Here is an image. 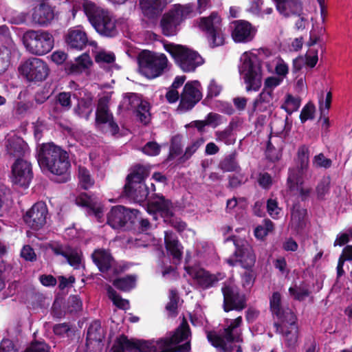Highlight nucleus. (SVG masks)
<instances>
[{
  "label": "nucleus",
  "instance_id": "nucleus-22",
  "mask_svg": "<svg viewBox=\"0 0 352 352\" xmlns=\"http://www.w3.org/2000/svg\"><path fill=\"white\" fill-rule=\"evenodd\" d=\"M231 36L235 43H247L252 41L257 32L250 22L244 20L234 21L231 24Z\"/></svg>",
  "mask_w": 352,
  "mask_h": 352
},
{
  "label": "nucleus",
  "instance_id": "nucleus-53",
  "mask_svg": "<svg viewBox=\"0 0 352 352\" xmlns=\"http://www.w3.org/2000/svg\"><path fill=\"white\" fill-rule=\"evenodd\" d=\"M267 209L269 214L273 219H278L283 214L282 209L278 206L276 199H270L267 202Z\"/></svg>",
  "mask_w": 352,
  "mask_h": 352
},
{
  "label": "nucleus",
  "instance_id": "nucleus-27",
  "mask_svg": "<svg viewBox=\"0 0 352 352\" xmlns=\"http://www.w3.org/2000/svg\"><path fill=\"white\" fill-rule=\"evenodd\" d=\"M93 60L87 53H83L74 59V61L67 62L65 65V70L68 74L88 75L93 66Z\"/></svg>",
  "mask_w": 352,
  "mask_h": 352
},
{
  "label": "nucleus",
  "instance_id": "nucleus-6",
  "mask_svg": "<svg viewBox=\"0 0 352 352\" xmlns=\"http://www.w3.org/2000/svg\"><path fill=\"white\" fill-rule=\"evenodd\" d=\"M148 175V170L145 166L139 165L134 167L128 175L124 186V192L129 198L140 204L147 199L148 188L144 180Z\"/></svg>",
  "mask_w": 352,
  "mask_h": 352
},
{
  "label": "nucleus",
  "instance_id": "nucleus-18",
  "mask_svg": "<svg viewBox=\"0 0 352 352\" xmlns=\"http://www.w3.org/2000/svg\"><path fill=\"white\" fill-rule=\"evenodd\" d=\"M138 211L131 210L122 206L113 207L108 214L107 223L114 229L120 228L128 223H135Z\"/></svg>",
  "mask_w": 352,
  "mask_h": 352
},
{
  "label": "nucleus",
  "instance_id": "nucleus-5",
  "mask_svg": "<svg viewBox=\"0 0 352 352\" xmlns=\"http://www.w3.org/2000/svg\"><path fill=\"white\" fill-rule=\"evenodd\" d=\"M299 166L296 168L289 170L287 184L294 195H299L302 199L310 192L309 188L303 186V178L309 165V148L302 146L298 151Z\"/></svg>",
  "mask_w": 352,
  "mask_h": 352
},
{
  "label": "nucleus",
  "instance_id": "nucleus-50",
  "mask_svg": "<svg viewBox=\"0 0 352 352\" xmlns=\"http://www.w3.org/2000/svg\"><path fill=\"white\" fill-rule=\"evenodd\" d=\"M204 142L205 139L204 138H199L192 141L191 143L186 146L184 154L181 157L182 162H185L190 159Z\"/></svg>",
  "mask_w": 352,
  "mask_h": 352
},
{
  "label": "nucleus",
  "instance_id": "nucleus-13",
  "mask_svg": "<svg viewBox=\"0 0 352 352\" xmlns=\"http://www.w3.org/2000/svg\"><path fill=\"white\" fill-rule=\"evenodd\" d=\"M198 28L207 34L210 45L212 47L220 46L224 43L221 31V20L215 12L208 17H201L197 22Z\"/></svg>",
  "mask_w": 352,
  "mask_h": 352
},
{
  "label": "nucleus",
  "instance_id": "nucleus-45",
  "mask_svg": "<svg viewBox=\"0 0 352 352\" xmlns=\"http://www.w3.org/2000/svg\"><path fill=\"white\" fill-rule=\"evenodd\" d=\"M0 38L5 42L6 54L8 56L12 53L16 52V47L12 39L10 38L9 29L6 25L0 26Z\"/></svg>",
  "mask_w": 352,
  "mask_h": 352
},
{
  "label": "nucleus",
  "instance_id": "nucleus-47",
  "mask_svg": "<svg viewBox=\"0 0 352 352\" xmlns=\"http://www.w3.org/2000/svg\"><path fill=\"white\" fill-rule=\"evenodd\" d=\"M300 106V99L298 97H294L291 94H287L285 102L282 104V109H285L289 114L296 111Z\"/></svg>",
  "mask_w": 352,
  "mask_h": 352
},
{
  "label": "nucleus",
  "instance_id": "nucleus-32",
  "mask_svg": "<svg viewBox=\"0 0 352 352\" xmlns=\"http://www.w3.org/2000/svg\"><path fill=\"white\" fill-rule=\"evenodd\" d=\"M166 0H139V6L143 14L148 18H154L163 10Z\"/></svg>",
  "mask_w": 352,
  "mask_h": 352
},
{
  "label": "nucleus",
  "instance_id": "nucleus-38",
  "mask_svg": "<svg viewBox=\"0 0 352 352\" xmlns=\"http://www.w3.org/2000/svg\"><path fill=\"white\" fill-rule=\"evenodd\" d=\"M289 294L295 300L302 301L309 296L311 292L309 285L306 282H294L289 288Z\"/></svg>",
  "mask_w": 352,
  "mask_h": 352
},
{
  "label": "nucleus",
  "instance_id": "nucleus-16",
  "mask_svg": "<svg viewBox=\"0 0 352 352\" xmlns=\"http://www.w3.org/2000/svg\"><path fill=\"white\" fill-rule=\"evenodd\" d=\"M202 98V89L198 80L188 82L181 94L177 111L183 113L192 109Z\"/></svg>",
  "mask_w": 352,
  "mask_h": 352
},
{
  "label": "nucleus",
  "instance_id": "nucleus-24",
  "mask_svg": "<svg viewBox=\"0 0 352 352\" xmlns=\"http://www.w3.org/2000/svg\"><path fill=\"white\" fill-rule=\"evenodd\" d=\"M48 210L44 202L36 203L23 216L25 223L34 230H38L46 223Z\"/></svg>",
  "mask_w": 352,
  "mask_h": 352
},
{
  "label": "nucleus",
  "instance_id": "nucleus-40",
  "mask_svg": "<svg viewBox=\"0 0 352 352\" xmlns=\"http://www.w3.org/2000/svg\"><path fill=\"white\" fill-rule=\"evenodd\" d=\"M196 254L195 263H205L208 262L209 257L214 254V249L212 245L206 242H199L196 244Z\"/></svg>",
  "mask_w": 352,
  "mask_h": 352
},
{
  "label": "nucleus",
  "instance_id": "nucleus-7",
  "mask_svg": "<svg viewBox=\"0 0 352 352\" xmlns=\"http://www.w3.org/2000/svg\"><path fill=\"white\" fill-rule=\"evenodd\" d=\"M141 72L148 78H155L168 70L170 63L165 54L151 51L142 52L138 58Z\"/></svg>",
  "mask_w": 352,
  "mask_h": 352
},
{
  "label": "nucleus",
  "instance_id": "nucleus-28",
  "mask_svg": "<svg viewBox=\"0 0 352 352\" xmlns=\"http://www.w3.org/2000/svg\"><path fill=\"white\" fill-rule=\"evenodd\" d=\"M5 146L7 152L14 157L25 156L30 153L27 143L14 134L8 135Z\"/></svg>",
  "mask_w": 352,
  "mask_h": 352
},
{
  "label": "nucleus",
  "instance_id": "nucleus-48",
  "mask_svg": "<svg viewBox=\"0 0 352 352\" xmlns=\"http://www.w3.org/2000/svg\"><path fill=\"white\" fill-rule=\"evenodd\" d=\"M78 179L80 185L84 189L91 188L94 184V180L91 177L89 171L82 166L78 168Z\"/></svg>",
  "mask_w": 352,
  "mask_h": 352
},
{
  "label": "nucleus",
  "instance_id": "nucleus-64",
  "mask_svg": "<svg viewBox=\"0 0 352 352\" xmlns=\"http://www.w3.org/2000/svg\"><path fill=\"white\" fill-rule=\"evenodd\" d=\"M352 239V230H349L345 232L340 233L334 241V246H342L348 243Z\"/></svg>",
  "mask_w": 352,
  "mask_h": 352
},
{
  "label": "nucleus",
  "instance_id": "nucleus-60",
  "mask_svg": "<svg viewBox=\"0 0 352 352\" xmlns=\"http://www.w3.org/2000/svg\"><path fill=\"white\" fill-rule=\"evenodd\" d=\"M313 165L318 168H329L331 165V160L327 158L322 153L316 155L313 160Z\"/></svg>",
  "mask_w": 352,
  "mask_h": 352
},
{
  "label": "nucleus",
  "instance_id": "nucleus-9",
  "mask_svg": "<svg viewBox=\"0 0 352 352\" xmlns=\"http://www.w3.org/2000/svg\"><path fill=\"white\" fill-rule=\"evenodd\" d=\"M164 48L184 72H194L204 63L202 57L196 52L183 45L167 44Z\"/></svg>",
  "mask_w": 352,
  "mask_h": 352
},
{
  "label": "nucleus",
  "instance_id": "nucleus-11",
  "mask_svg": "<svg viewBox=\"0 0 352 352\" xmlns=\"http://www.w3.org/2000/svg\"><path fill=\"white\" fill-rule=\"evenodd\" d=\"M185 270L188 276L194 280L195 283L203 289H207L214 286L217 282L225 277L223 273L215 274H210L208 271L198 266H192L190 253L188 251L186 256Z\"/></svg>",
  "mask_w": 352,
  "mask_h": 352
},
{
  "label": "nucleus",
  "instance_id": "nucleus-42",
  "mask_svg": "<svg viewBox=\"0 0 352 352\" xmlns=\"http://www.w3.org/2000/svg\"><path fill=\"white\" fill-rule=\"evenodd\" d=\"M103 338L102 330L101 329L100 324L98 321L93 322L87 330V346L93 342L97 344L102 341Z\"/></svg>",
  "mask_w": 352,
  "mask_h": 352
},
{
  "label": "nucleus",
  "instance_id": "nucleus-63",
  "mask_svg": "<svg viewBox=\"0 0 352 352\" xmlns=\"http://www.w3.org/2000/svg\"><path fill=\"white\" fill-rule=\"evenodd\" d=\"M222 90V87L215 80L210 81L208 86V97L213 98L219 95Z\"/></svg>",
  "mask_w": 352,
  "mask_h": 352
},
{
  "label": "nucleus",
  "instance_id": "nucleus-44",
  "mask_svg": "<svg viewBox=\"0 0 352 352\" xmlns=\"http://www.w3.org/2000/svg\"><path fill=\"white\" fill-rule=\"evenodd\" d=\"M272 10V8L263 7V0H252L248 8L249 12L258 16H263L265 14H270Z\"/></svg>",
  "mask_w": 352,
  "mask_h": 352
},
{
  "label": "nucleus",
  "instance_id": "nucleus-59",
  "mask_svg": "<svg viewBox=\"0 0 352 352\" xmlns=\"http://www.w3.org/2000/svg\"><path fill=\"white\" fill-rule=\"evenodd\" d=\"M65 234L69 239H78L79 241H84L85 235L87 233L82 230H78L76 227L68 228L65 230Z\"/></svg>",
  "mask_w": 352,
  "mask_h": 352
},
{
  "label": "nucleus",
  "instance_id": "nucleus-20",
  "mask_svg": "<svg viewBox=\"0 0 352 352\" xmlns=\"http://www.w3.org/2000/svg\"><path fill=\"white\" fill-rule=\"evenodd\" d=\"M280 331L287 346L293 347L296 344L298 340V327L296 324V316L292 311L287 310L284 314Z\"/></svg>",
  "mask_w": 352,
  "mask_h": 352
},
{
  "label": "nucleus",
  "instance_id": "nucleus-30",
  "mask_svg": "<svg viewBox=\"0 0 352 352\" xmlns=\"http://www.w3.org/2000/svg\"><path fill=\"white\" fill-rule=\"evenodd\" d=\"M50 248L55 254L63 256L70 265L74 268L79 267L81 262L80 251L59 244L52 245Z\"/></svg>",
  "mask_w": 352,
  "mask_h": 352
},
{
  "label": "nucleus",
  "instance_id": "nucleus-10",
  "mask_svg": "<svg viewBox=\"0 0 352 352\" xmlns=\"http://www.w3.org/2000/svg\"><path fill=\"white\" fill-rule=\"evenodd\" d=\"M192 10L191 4L175 5L162 19L161 27L164 34L168 36L175 35L179 24L190 15Z\"/></svg>",
  "mask_w": 352,
  "mask_h": 352
},
{
  "label": "nucleus",
  "instance_id": "nucleus-1",
  "mask_svg": "<svg viewBox=\"0 0 352 352\" xmlns=\"http://www.w3.org/2000/svg\"><path fill=\"white\" fill-rule=\"evenodd\" d=\"M188 324L183 322L175 331L164 337L148 340L122 338L129 349H138V352H188L190 349Z\"/></svg>",
  "mask_w": 352,
  "mask_h": 352
},
{
  "label": "nucleus",
  "instance_id": "nucleus-4",
  "mask_svg": "<svg viewBox=\"0 0 352 352\" xmlns=\"http://www.w3.org/2000/svg\"><path fill=\"white\" fill-rule=\"evenodd\" d=\"M263 53L264 50L262 49L252 50L245 52L241 56L239 70L241 78L247 85L248 91H256L261 86L263 74L260 56Z\"/></svg>",
  "mask_w": 352,
  "mask_h": 352
},
{
  "label": "nucleus",
  "instance_id": "nucleus-12",
  "mask_svg": "<svg viewBox=\"0 0 352 352\" xmlns=\"http://www.w3.org/2000/svg\"><path fill=\"white\" fill-rule=\"evenodd\" d=\"M25 38L28 50L36 55H44L51 51L54 47L53 36L47 31H28Z\"/></svg>",
  "mask_w": 352,
  "mask_h": 352
},
{
  "label": "nucleus",
  "instance_id": "nucleus-33",
  "mask_svg": "<svg viewBox=\"0 0 352 352\" xmlns=\"http://www.w3.org/2000/svg\"><path fill=\"white\" fill-rule=\"evenodd\" d=\"M277 10L285 16L298 14L302 11L299 0H275Z\"/></svg>",
  "mask_w": 352,
  "mask_h": 352
},
{
  "label": "nucleus",
  "instance_id": "nucleus-46",
  "mask_svg": "<svg viewBox=\"0 0 352 352\" xmlns=\"http://www.w3.org/2000/svg\"><path fill=\"white\" fill-rule=\"evenodd\" d=\"M346 261H352V245H346L342 252V254L339 258L338 263L337 266V274L338 276H341L344 274L343 266Z\"/></svg>",
  "mask_w": 352,
  "mask_h": 352
},
{
  "label": "nucleus",
  "instance_id": "nucleus-14",
  "mask_svg": "<svg viewBox=\"0 0 352 352\" xmlns=\"http://www.w3.org/2000/svg\"><path fill=\"white\" fill-rule=\"evenodd\" d=\"M19 72L29 81H42L48 76L47 65L41 59L31 58L23 61Z\"/></svg>",
  "mask_w": 352,
  "mask_h": 352
},
{
  "label": "nucleus",
  "instance_id": "nucleus-39",
  "mask_svg": "<svg viewBox=\"0 0 352 352\" xmlns=\"http://www.w3.org/2000/svg\"><path fill=\"white\" fill-rule=\"evenodd\" d=\"M274 96L273 93L263 89L254 102V110L265 111L273 106Z\"/></svg>",
  "mask_w": 352,
  "mask_h": 352
},
{
  "label": "nucleus",
  "instance_id": "nucleus-21",
  "mask_svg": "<svg viewBox=\"0 0 352 352\" xmlns=\"http://www.w3.org/2000/svg\"><path fill=\"white\" fill-rule=\"evenodd\" d=\"M32 177L31 164L24 160H16L12 166V182L19 186L26 188L29 186Z\"/></svg>",
  "mask_w": 352,
  "mask_h": 352
},
{
  "label": "nucleus",
  "instance_id": "nucleus-2",
  "mask_svg": "<svg viewBox=\"0 0 352 352\" xmlns=\"http://www.w3.org/2000/svg\"><path fill=\"white\" fill-rule=\"evenodd\" d=\"M241 324V316L235 319H227L224 328L218 335L208 334V340L219 352H243Z\"/></svg>",
  "mask_w": 352,
  "mask_h": 352
},
{
  "label": "nucleus",
  "instance_id": "nucleus-57",
  "mask_svg": "<svg viewBox=\"0 0 352 352\" xmlns=\"http://www.w3.org/2000/svg\"><path fill=\"white\" fill-rule=\"evenodd\" d=\"M221 168L224 171H234L237 168L235 154L227 156L220 164Z\"/></svg>",
  "mask_w": 352,
  "mask_h": 352
},
{
  "label": "nucleus",
  "instance_id": "nucleus-37",
  "mask_svg": "<svg viewBox=\"0 0 352 352\" xmlns=\"http://www.w3.org/2000/svg\"><path fill=\"white\" fill-rule=\"evenodd\" d=\"M115 60L116 56L114 54L104 50H100L95 55L96 63L107 70H112L114 68H117Z\"/></svg>",
  "mask_w": 352,
  "mask_h": 352
},
{
  "label": "nucleus",
  "instance_id": "nucleus-31",
  "mask_svg": "<svg viewBox=\"0 0 352 352\" xmlns=\"http://www.w3.org/2000/svg\"><path fill=\"white\" fill-rule=\"evenodd\" d=\"M76 203L78 206L85 207L87 209L89 214H94L100 220L102 217V208L100 203H98L95 199L89 197L86 193L80 194L76 199Z\"/></svg>",
  "mask_w": 352,
  "mask_h": 352
},
{
  "label": "nucleus",
  "instance_id": "nucleus-35",
  "mask_svg": "<svg viewBox=\"0 0 352 352\" xmlns=\"http://www.w3.org/2000/svg\"><path fill=\"white\" fill-rule=\"evenodd\" d=\"M50 163V164L46 166L45 169H43V170H47L54 175H63L64 177L67 175L70 167L67 152L56 160Z\"/></svg>",
  "mask_w": 352,
  "mask_h": 352
},
{
  "label": "nucleus",
  "instance_id": "nucleus-62",
  "mask_svg": "<svg viewBox=\"0 0 352 352\" xmlns=\"http://www.w3.org/2000/svg\"><path fill=\"white\" fill-rule=\"evenodd\" d=\"M283 80L281 77L270 76L265 79L264 83L265 90L270 91L273 93V90L275 87L280 85Z\"/></svg>",
  "mask_w": 352,
  "mask_h": 352
},
{
  "label": "nucleus",
  "instance_id": "nucleus-51",
  "mask_svg": "<svg viewBox=\"0 0 352 352\" xmlns=\"http://www.w3.org/2000/svg\"><path fill=\"white\" fill-rule=\"evenodd\" d=\"M113 285L120 290L124 292L129 291L135 287V277L133 276H127L126 277L118 278L114 280Z\"/></svg>",
  "mask_w": 352,
  "mask_h": 352
},
{
  "label": "nucleus",
  "instance_id": "nucleus-36",
  "mask_svg": "<svg viewBox=\"0 0 352 352\" xmlns=\"http://www.w3.org/2000/svg\"><path fill=\"white\" fill-rule=\"evenodd\" d=\"M93 261L102 272L109 270L113 263V260L108 251L97 250L92 254Z\"/></svg>",
  "mask_w": 352,
  "mask_h": 352
},
{
  "label": "nucleus",
  "instance_id": "nucleus-3",
  "mask_svg": "<svg viewBox=\"0 0 352 352\" xmlns=\"http://www.w3.org/2000/svg\"><path fill=\"white\" fill-rule=\"evenodd\" d=\"M88 21L100 35L113 37L117 34L116 19L107 9L88 0L82 3Z\"/></svg>",
  "mask_w": 352,
  "mask_h": 352
},
{
  "label": "nucleus",
  "instance_id": "nucleus-41",
  "mask_svg": "<svg viewBox=\"0 0 352 352\" xmlns=\"http://www.w3.org/2000/svg\"><path fill=\"white\" fill-rule=\"evenodd\" d=\"M307 214L305 209L300 206L295 205L293 207L291 214V221L289 226L291 229L298 231L305 225V219Z\"/></svg>",
  "mask_w": 352,
  "mask_h": 352
},
{
  "label": "nucleus",
  "instance_id": "nucleus-52",
  "mask_svg": "<svg viewBox=\"0 0 352 352\" xmlns=\"http://www.w3.org/2000/svg\"><path fill=\"white\" fill-rule=\"evenodd\" d=\"M274 229L272 222L267 219L265 220L263 223L258 226L254 230V236L258 239H263Z\"/></svg>",
  "mask_w": 352,
  "mask_h": 352
},
{
  "label": "nucleus",
  "instance_id": "nucleus-17",
  "mask_svg": "<svg viewBox=\"0 0 352 352\" xmlns=\"http://www.w3.org/2000/svg\"><path fill=\"white\" fill-rule=\"evenodd\" d=\"M109 100L103 97L98 100L96 113L97 126L106 133L116 135L118 132V126L113 121V116L109 110Z\"/></svg>",
  "mask_w": 352,
  "mask_h": 352
},
{
  "label": "nucleus",
  "instance_id": "nucleus-19",
  "mask_svg": "<svg viewBox=\"0 0 352 352\" xmlns=\"http://www.w3.org/2000/svg\"><path fill=\"white\" fill-rule=\"evenodd\" d=\"M122 106L127 110H134L137 118L144 124H147L150 122L149 104L142 100L137 94H131L124 98Z\"/></svg>",
  "mask_w": 352,
  "mask_h": 352
},
{
  "label": "nucleus",
  "instance_id": "nucleus-34",
  "mask_svg": "<svg viewBox=\"0 0 352 352\" xmlns=\"http://www.w3.org/2000/svg\"><path fill=\"white\" fill-rule=\"evenodd\" d=\"M54 17V10L45 3H41L38 7H36L32 14L34 22L43 25L50 23Z\"/></svg>",
  "mask_w": 352,
  "mask_h": 352
},
{
  "label": "nucleus",
  "instance_id": "nucleus-58",
  "mask_svg": "<svg viewBox=\"0 0 352 352\" xmlns=\"http://www.w3.org/2000/svg\"><path fill=\"white\" fill-rule=\"evenodd\" d=\"M275 61V72L277 74V77H281V79L283 80L289 72V67L281 58H276Z\"/></svg>",
  "mask_w": 352,
  "mask_h": 352
},
{
  "label": "nucleus",
  "instance_id": "nucleus-55",
  "mask_svg": "<svg viewBox=\"0 0 352 352\" xmlns=\"http://www.w3.org/2000/svg\"><path fill=\"white\" fill-rule=\"evenodd\" d=\"M280 294L278 292H274L270 298V307L272 311L283 319V316L285 312L281 314L280 310Z\"/></svg>",
  "mask_w": 352,
  "mask_h": 352
},
{
  "label": "nucleus",
  "instance_id": "nucleus-54",
  "mask_svg": "<svg viewBox=\"0 0 352 352\" xmlns=\"http://www.w3.org/2000/svg\"><path fill=\"white\" fill-rule=\"evenodd\" d=\"M330 184L331 179L329 177H323L320 181L316 188V192L318 199H324V196L329 192Z\"/></svg>",
  "mask_w": 352,
  "mask_h": 352
},
{
  "label": "nucleus",
  "instance_id": "nucleus-23",
  "mask_svg": "<svg viewBox=\"0 0 352 352\" xmlns=\"http://www.w3.org/2000/svg\"><path fill=\"white\" fill-rule=\"evenodd\" d=\"M224 298L223 309L228 312L230 310H242L245 306L244 295L238 292L236 287L232 285L231 281L222 287Z\"/></svg>",
  "mask_w": 352,
  "mask_h": 352
},
{
  "label": "nucleus",
  "instance_id": "nucleus-43",
  "mask_svg": "<svg viewBox=\"0 0 352 352\" xmlns=\"http://www.w3.org/2000/svg\"><path fill=\"white\" fill-rule=\"evenodd\" d=\"M215 140L223 142L226 145H232L236 142V135L233 133V126L230 124L222 131L214 133Z\"/></svg>",
  "mask_w": 352,
  "mask_h": 352
},
{
  "label": "nucleus",
  "instance_id": "nucleus-26",
  "mask_svg": "<svg viewBox=\"0 0 352 352\" xmlns=\"http://www.w3.org/2000/svg\"><path fill=\"white\" fill-rule=\"evenodd\" d=\"M65 153L66 151L54 143L43 144L37 147L38 163L41 169H45L50 162L56 160Z\"/></svg>",
  "mask_w": 352,
  "mask_h": 352
},
{
  "label": "nucleus",
  "instance_id": "nucleus-29",
  "mask_svg": "<svg viewBox=\"0 0 352 352\" xmlns=\"http://www.w3.org/2000/svg\"><path fill=\"white\" fill-rule=\"evenodd\" d=\"M164 243L168 253L173 257L175 264L179 263L182 254L183 246L179 243L176 235L172 232H164Z\"/></svg>",
  "mask_w": 352,
  "mask_h": 352
},
{
  "label": "nucleus",
  "instance_id": "nucleus-49",
  "mask_svg": "<svg viewBox=\"0 0 352 352\" xmlns=\"http://www.w3.org/2000/svg\"><path fill=\"white\" fill-rule=\"evenodd\" d=\"M107 294L109 298L117 307L122 309H128L129 308V302L126 299L122 298L111 287H108Z\"/></svg>",
  "mask_w": 352,
  "mask_h": 352
},
{
  "label": "nucleus",
  "instance_id": "nucleus-15",
  "mask_svg": "<svg viewBox=\"0 0 352 352\" xmlns=\"http://www.w3.org/2000/svg\"><path fill=\"white\" fill-rule=\"evenodd\" d=\"M232 240L236 246L234 255L228 258L226 262L230 266H234L239 263L244 269H251L255 264L256 256L252 248L247 243H243L241 245L232 237L226 241Z\"/></svg>",
  "mask_w": 352,
  "mask_h": 352
},
{
  "label": "nucleus",
  "instance_id": "nucleus-61",
  "mask_svg": "<svg viewBox=\"0 0 352 352\" xmlns=\"http://www.w3.org/2000/svg\"><path fill=\"white\" fill-rule=\"evenodd\" d=\"M255 275L253 272H246L241 275V285L245 289H250L254 285Z\"/></svg>",
  "mask_w": 352,
  "mask_h": 352
},
{
  "label": "nucleus",
  "instance_id": "nucleus-8",
  "mask_svg": "<svg viewBox=\"0 0 352 352\" xmlns=\"http://www.w3.org/2000/svg\"><path fill=\"white\" fill-rule=\"evenodd\" d=\"M146 210L148 213L153 214L154 219L157 220L158 216H160L165 222L171 224L178 232L184 231L186 227L184 222L173 217V205L163 196L155 195L154 197L148 200Z\"/></svg>",
  "mask_w": 352,
  "mask_h": 352
},
{
  "label": "nucleus",
  "instance_id": "nucleus-56",
  "mask_svg": "<svg viewBox=\"0 0 352 352\" xmlns=\"http://www.w3.org/2000/svg\"><path fill=\"white\" fill-rule=\"evenodd\" d=\"M316 107L312 102H308L302 109L300 119L301 122L304 123L308 120H312L314 118Z\"/></svg>",
  "mask_w": 352,
  "mask_h": 352
},
{
  "label": "nucleus",
  "instance_id": "nucleus-25",
  "mask_svg": "<svg viewBox=\"0 0 352 352\" xmlns=\"http://www.w3.org/2000/svg\"><path fill=\"white\" fill-rule=\"evenodd\" d=\"M65 39L68 48L78 51L82 50L87 44L96 46L95 41H89L87 33L80 25L69 29Z\"/></svg>",
  "mask_w": 352,
  "mask_h": 352
}]
</instances>
